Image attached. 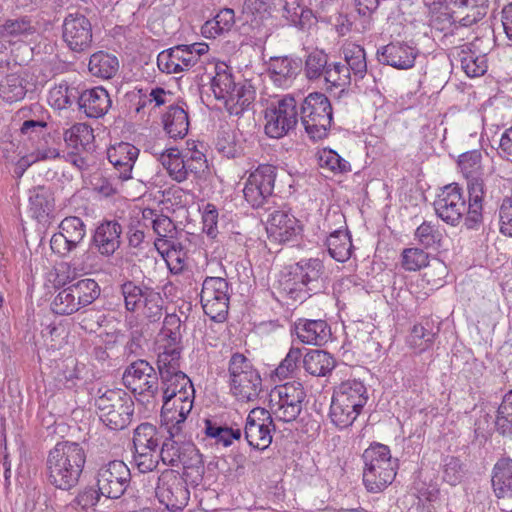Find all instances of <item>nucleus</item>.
I'll return each instance as SVG.
<instances>
[{
  "label": "nucleus",
  "mask_w": 512,
  "mask_h": 512,
  "mask_svg": "<svg viewBox=\"0 0 512 512\" xmlns=\"http://www.w3.org/2000/svg\"><path fill=\"white\" fill-rule=\"evenodd\" d=\"M81 308L92 304L100 295V287L94 279L85 278L71 285Z\"/></svg>",
  "instance_id": "09e8293b"
},
{
  "label": "nucleus",
  "mask_w": 512,
  "mask_h": 512,
  "mask_svg": "<svg viewBox=\"0 0 512 512\" xmlns=\"http://www.w3.org/2000/svg\"><path fill=\"white\" fill-rule=\"evenodd\" d=\"M208 50L209 46L204 42L176 45L159 53L157 65L161 72L178 74L194 67Z\"/></svg>",
  "instance_id": "1a4fd4ad"
},
{
  "label": "nucleus",
  "mask_w": 512,
  "mask_h": 512,
  "mask_svg": "<svg viewBox=\"0 0 512 512\" xmlns=\"http://www.w3.org/2000/svg\"><path fill=\"white\" fill-rule=\"evenodd\" d=\"M436 333L432 331L430 323L415 324L407 337V345L417 352L429 349L435 340Z\"/></svg>",
  "instance_id": "79ce46f5"
},
{
  "label": "nucleus",
  "mask_w": 512,
  "mask_h": 512,
  "mask_svg": "<svg viewBox=\"0 0 512 512\" xmlns=\"http://www.w3.org/2000/svg\"><path fill=\"white\" fill-rule=\"evenodd\" d=\"M306 393L301 383L290 382L276 386L270 392V413L283 422L294 421L302 411Z\"/></svg>",
  "instance_id": "6e6552de"
},
{
  "label": "nucleus",
  "mask_w": 512,
  "mask_h": 512,
  "mask_svg": "<svg viewBox=\"0 0 512 512\" xmlns=\"http://www.w3.org/2000/svg\"><path fill=\"white\" fill-rule=\"evenodd\" d=\"M139 149L127 142L112 145L107 150V158L117 172V177L126 181L132 178V170L138 158Z\"/></svg>",
  "instance_id": "393cba45"
},
{
  "label": "nucleus",
  "mask_w": 512,
  "mask_h": 512,
  "mask_svg": "<svg viewBox=\"0 0 512 512\" xmlns=\"http://www.w3.org/2000/svg\"><path fill=\"white\" fill-rule=\"evenodd\" d=\"M111 99L106 89L94 87L79 92V108L90 118L104 116L111 107Z\"/></svg>",
  "instance_id": "cd10ccee"
},
{
  "label": "nucleus",
  "mask_w": 512,
  "mask_h": 512,
  "mask_svg": "<svg viewBox=\"0 0 512 512\" xmlns=\"http://www.w3.org/2000/svg\"><path fill=\"white\" fill-rule=\"evenodd\" d=\"M79 91L75 87H70L67 83H60L52 87L49 91L48 102L55 109H65L78 101Z\"/></svg>",
  "instance_id": "49530a36"
},
{
  "label": "nucleus",
  "mask_w": 512,
  "mask_h": 512,
  "mask_svg": "<svg viewBox=\"0 0 512 512\" xmlns=\"http://www.w3.org/2000/svg\"><path fill=\"white\" fill-rule=\"evenodd\" d=\"M492 487L496 497L503 500L499 507L504 512H512V459L502 458L493 468Z\"/></svg>",
  "instance_id": "5701e85b"
},
{
  "label": "nucleus",
  "mask_w": 512,
  "mask_h": 512,
  "mask_svg": "<svg viewBox=\"0 0 512 512\" xmlns=\"http://www.w3.org/2000/svg\"><path fill=\"white\" fill-rule=\"evenodd\" d=\"M130 479V470L120 460L109 461L97 471V488L102 496L117 499L125 492Z\"/></svg>",
  "instance_id": "2eb2a0df"
},
{
  "label": "nucleus",
  "mask_w": 512,
  "mask_h": 512,
  "mask_svg": "<svg viewBox=\"0 0 512 512\" xmlns=\"http://www.w3.org/2000/svg\"><path fill=\"white\" fill-rule=\"evenodd\" d=\"M159 460H161L160 450L146 449L141 451L134 449L133 461L141 473L153 471L157 467Z\"/></svg>",
  "instance_id": "e2e57ef3"
},
{
  "label": "nucleus",
  "mask_w": 512,
  "mask_h": 512,
  "mask_svg": "<svg viewBox=\"0 0 512 512\" xmlns=\"http://www.w3.org/2000/svg\"><path fill=\"white\" fill-rule=\"evenodd\" d=\"M318 163L321 168L327 169L335 174L351 171L350 163L342 158L336 151L328 148L319 151Z\"/></svg>",
  "instance_id": "5fc2aeb1"
},
{
  "label": "nucleus",
  "mask_w": 512,
  "mask_h": 512,
  "mask_svg": "<svg viewBox=\"0 0 512 512\" xmlns=\"http://www.w3.org/2000/svg\"><path fill=\"white\" fill-rule=\"evenodd\" d=\"M306 372L313 376H325L335 366L334 358L323 350H311L303 359Z\"/></svg>",
  "instance_id": "4c0bfd02"
},
{
  "label": "nucleus",
  "mask_w": 512,
  "mask_h": 512,
  "mask_svg": "<svg viewBox=\"0 0 512 512\" xmlns=\"http://www.w3.org/2000/svg\"><path fill=\"white\" fill-rule=\"evenodd\" d=\"M122 227L115 220L100 223L94 233L93 243L102 256H111L120 247Z\"/></svg>",
  "instance_id": "bb28decb"
},
{
  "label": "nucleus",
  "mask_w": 512,
  "mask_h": 512,
  "mask_svg": "<svg viewBox=\"0 0 512 512\" xmlns=\"http://www.w3.org/2000/svg\"><path fill=\"white\" fill-rule=\"evenodd\" d=\"M455 12L448 6L443 9L433 11L429 18V27L435 32H453L458 29Z\"/></svg>",
  "instance_id": "4d7b16f0"
},
{
  "label": "nucleus",
  "mask_w": 512,
  "mask_h": 512,
  "mask_svg": "<svg viewBox=\"0 0 512 512\" xmlns=\"http://www.w3.org/2000/svg\"><path fill=\"white\" fill-rule=\"evenodd\" d=\"M58 228L59 231L51 237L50 247L55 254L67 257L82 244L86 226L79 217L70 216L64 218Z\"/></svg>",
  "instance_id": "dca6fc26"
},
{
  "label": "nucleus",
  "mask_w": 512,
  "mask_h": 512,
  "mask_svg": "<svg viewBox=\"0 0 512 512\" xmlns=\"http://www.w3.org/2000/svg\"><path fill=\"white\" fill-rule=\"evenodd\" d=\"M499 231L506 237H512V197H504L498 207Z\"/></svg>",
  "instance_id": "774afa93"
},
{
  "label": "nucleus",
  "mask_w": 512,
  "mask_h": 512,
  "mask_svg": "<svg viewBox=\"0 0 512 512\" xmlns=\"http://www.w3.org/2000/svg\"><path fill=\"white\" fill-rule=\"evenodd\" d=\"M86 463L84 448L76 442H58L48 453L47 478L51 485L64 491L74 488Z\"/></svg>",
  "instance_id": "f257e3e1"
},
{
  "label": "nucleus",
  "mask_w": 512,
  "mask_h": 512,
  "mask_svg": "<svg viewBox=\"0 0 512 512\" xmlns=\"http://www.w3.org/2000/svg\"><path fill=\"white\" fill-rule=\"evenodd\" d=\"M276 167L269 164L259 165L252 171L243 188L245 200L253 207L260 208L268 201L274 191Z\"/></svg>",
  "instance_id": "ddd939ff"
},
{
  "label": "nucleus",
  "mask_w": 512,
  "mask_h": 512,
  "mask_svg": "<svg viewBox=\"0 0 512 512\" xmlns=\"http://www.w3.org/2000/svg\"><path fill=\"white\" fill-rule=\"evenodd\" d=\"M496 427L502 434L512 431V390L505 394L498 408Z\"/></svg>",
  "instance_id": "0e129e2a"
},
{
  "label": "nucleus",
  "mask_w": 512,
  "mask_h": 512,
  "mask_svg": "<svg viewBox=\"0 0 512 512\" xmlns=\"http://www.w3.org/2000/svg\"><path fill=\"white\" fill-rule=\"evenodd\" d=\"M159 160L166 169L168 175L177 182H183L190 173H197L199 167L190 160H186L178 149L170 148L160 154Z\"/></svg>",
  "instance_id": "c756f323"
},
{
  "label": "nucleus",
  "mask_w": 512,
  "mask_h": 512,
  "mask_svg": "<svg viewBox=\"0 0 512 512\" xmlns=\"http://www.w3.org/2000/svg\"><path fill=\"white\" fill-rule=\"evenodd\" d=\"M346 66L350 69L355 80L362 79L367 72L364 49L356 43H347L343 47Z\"/></svg>",
  "instance_id": "58836bf2"
},
{
  "label": "nucleus",
  "mask_w": 512,
  "mask_h": 512,
  "mask_svg": "<svg viewBox=\"0 0 512 512\" xmlns=\"http://www.w3.org/2000/svg\"><path fill=\"white\" fill-rule=\"evenodd\" d=\"M442 238L441 229L432 222H423L415 231V239L425 248H438Z\"/></svg>",
  "instance_id": "6e6d98bb"
},
{
  "label": "nucleus",
  "mask_w": 512,
  "mask_h": 512,
  "mask_svg": "<svg viewBox=\"0 0 512 512\" xmlns=\"http://www.w3.org/2000/svg\"><path fill=\"white\" fill-rule=\"evenodd\" d=\"M294 329L298 339L308 345L320 346L326 343L331 336L329 325L321 319H298Z\"/></svg>",
  "instance_id": "c85d7f7f"
},
{
  "label": "nucleus",
  "mask_w": 512,
  "mask_h": 512,
  "mask_svg": "<svg viewBox=\"0 0 512 512\" xmlns=\"http://www.w3.org/2000/svg\"><path fill=\"white\" fill-rule=\"evenodd\" d=\"M234 23V10L224 8L220 10L213 19L207 20L201 26L200 32H230Z\"/></svg>",
  "instance_id": "13d9d810"
},
{
  "label": "nucleus",
  "mask_w": 512,
  "mask_h": 512,
  "mask_svg": "<svg viewBox=\"0 0 512 512\" xmlns=\"http://www.w3.org/2000/svg\"><path fill=\"white\" fill-rule=\"evenodd\" d=\"M265 133L270 138H281L292 130L298 121L297 102L286 95L272 102L265 111Z\"/></svg>",
  "instance_id": "9d476101"
},
{
  "label": "nucleus",
  "mask_w": 512,
  "mask_h": 512,
  "mask_svg": "<svg viewBox=\"0 0 512 512\" xmlns=\"http://www.w3.org/2000/svg\"><path fill=\"white\" fill-rule=\"evenodd\" d=\"M292 268L296 279L302 281L310 292V297L325 289L324 265L320 259H302Z\"/></svg>",
  "instance_id": "a878e982"
},
{
  "label": "nucleus",
  "mask_w": 512,
  "mask_h": 512,
  "mask_svg": "<svg viewBox=\"0 0 512 512\" xmlns=\"http://www.w3.org/2000/svg\"><path fill=\"white\" fill-rule=\"evenodd\" d=\"M324 80L331 88L343 90L351 83L350 69L339 62L328 64L325 69Z\"/></svg>",
  "instance_id": "603ef678"
},
{
  "label": "nucleus",
  "mask_w": 512,
  "mask_h": 512,
  "mask_svg": "<svg viewBox=\"0 0 512 512\" xmlns=\"http://www.w3.org/2000/svg\"><path fill=\"white\" fill-rule=\"evenodd\" d=\"M169 381L166 379H161L162 382V390H163V399L172 398L178 396L183 391L190 390L191 397H194L195 390L193 384L189 377L185 373H178L173 375L172 377H168Z\"/></svg>",
  "instance_id": "8fccbe9b"
},
{
  "label": "nucleus",
  "mask_w": 512,
  "mask_h": 512,
  "mask_svg": "<svg viewBox=\"0 0 512 512\" xmlns=\"http://www.w3.org/2000/svg\"><path fill=\"white\" fill-rule=\"evenodd\" d=\"M160 437L157 428L150 423H141L134 430V449L144 451L146 449L160 450Z\"/></svg>",
  "instance_id": "c03bdc74"
},
{
  "label": "nucleus",
  "mask_w": 512,
  "mask_h": 512,
  "mask_svg": "<svg viewBox=\"0 0 512 512\" xmlns=\"http://www.w3.org/2000/svg\"><path fill=\"white\" fill-rule=\"evenodd\" d=\"M238 84L235 83L232 74L227 69H217L211 80V89L217 100L224 102Z\"/></svg>",
  "instance_id": "3c124183"
},
{
  "label": "nucleus",
  "mask_w": 512,
  "mask_h": 512,
  "mask_svg": "<svg viewBox=\"0 0 512 512\" xmlns=\"http://www.w3.org/2000/svg\"><path fill=\"white\" fill-rule=\"evenodd\" d=\"M160 458L167 466H182L183 469L197 466L201 463L200 455L191 442L182 441V434L178 437L165 439L160 448Z\"/></svg>",
  "instance_id": "aec40b11"
},
{
  "label": "nucleus",
  "mask_w": 512,
  "mask_h": 512,
  "mask_svg": "<svg viewBox=\"0 0 512 512\" xmlns=\"http://www.w3.org/2000/svg\"><path fill=\"white\" fill-rule=\"evenodd\" d=\"M26 93V78L19 73L9 74L0 81V98L7 103L21 101Z\"/></svg>",
  "instance_id": "c9c22d12"
},
{
  "label": "nucleus",
  "mask_w": 512,
  "mask_h": 512,
  "mask_svg": "<svg viewBox=\"0 0 512 512\" xmlns=\"http://www.w3.org/2000/svg\"><path fill=\"white\" fill-rule=\"evenodd\" d=\"M266 231L270 239L284 243L297 237L302 227L298 219L290 212L285 210H276L270 214Z\"/></svg>",
  "instance_id": "4be33fe9"
},
{
  "label": "nucleus",
  "mask_w": 512,
  "mask_h": 512,
  "mask_svg": "<svg viewBox=\"0 0 512 512\" xmlns=\"http://www.w3.org/2000/svg\"><path fill=\"white\" fill-rule=\"evenodd\" d=\"M54 209V198L51 192L38 187L30 192L29 213L38 222H45Z\"/></svg>",
  "instance_id": "72a5a7b5"
},
{
  "label": "nucleus",
  "mask_w": 512,
  "mask_h": 512,
  "mask_svg": "<svg viewBox=\"0 0 512 512\" xmlns=\"http://www.w3.org/2000/svg\"><path fill=\"white\" fill-rule=\"evenodd\" d=\"M255 100V90L250 83L238 84L223 102L231 115H241L248 110Z\"/></svg>",
  "instance_id": "473e14b6"
},
{
  "label": "nucleus",
  "mask_w": 512,
  "mask_h": 512,
  "mask_svg": "<svg viewBox=\"0 0 512 512\" xmlns=\"http://www.w3.org/2000/svg\"><path fill=\"white\" fill-rule=\"evenodd\" d=\"M377 54L382 63L407 70L414 66L418 50L406 42H391L378 49Z\"/></svg>",
  "instance_id": "b1692460"
},
{
  "label": "nucleus",
  "mask_w": 512,
  "mask_h": 512,
  "mask_svg": "<svg viewBox=\"0 0 512 512\" xmlns=\"http://www.w3.org/2000/svg\"><path fill=\"white\" fill-rule=\"evenodd\" d=\"M484 38L485 35L475 37L471 43L464 45L461 50V67L468 77H479L487 71L486 53L489 47L481 48ZM486 40L490 43L491 41L496 42L498 39L496 34H492V37H486Z\"/></svg>",
  "instance_id": "412c9836"
},
{
  "label": "nucleus",
  "mask_w": 512,
  "mask_h": 512,
  "mask_svg": "<svg viewBox=\"0 0 512 512\" xmlns=\"http://www.w3.org/2000/svg\"><path fill=\"white\" fill-rule=\"evenodd\" d=\"M118 70L119 61L114 55L99 51L90 57L89 71L96 77L110 79L116 75Z\"/></svg>",
  "instance_id": "e433bc0d"
},
{
  "label": "nucleus",
  "mask_w": 512,
  "mask_h": 512,
  "mask_svg": "<svg viewBox=\"0 0 512 512\" xmlns=\"http://www.w3.org/2000/svg\"><path fill=\"white\" fill-rule=\"evenodd\" d=\"M165 132L170 138L182 139L189 129V117L187 106L184 102L171 104L162 116Z\"/></svg>",
  "instance_id": "7c9ffc66"
},
{
  "label": "nucleus",
  "mask_w": 512,
  "mask_h": 512,
  "mask_svg": "<svg viewBox=\"0 0 512 512\" xmlns=\"http://www.w3.org/2000/svg\"><path fill=\"white\" fill-rule=\"evenodd\" d=\"M363 483L372 493H379L395 479L398 460L393 459L388 446L380 443L370 445L363 453Z\"/></svg>",
  "instance_id": "20e7f679"
},
{
  "label": "nucleus",
  "mask_w": 512,
  "mask_h": 512,
  "mask_svg": "<svg viewBox=\"0 0 512 512\" xmlns=\"http://www.w3.org/2000/svg\"><path fill=\"white\" fill-rule=\"evenodd\" d=\"M94 404L100 420L111 430L125 429L132 421L133 400L121 389L99 388Z\"/></svg>",
  "instance_id": "39448f33"
},
{
  "label": "nucleus",
  "mask_w": 512,
  "mask_h": 512,
  "mask_svg": "<svg viewBox=\"0 0 512 512\" xmlns=\"http://www.w3.org/2000/svg\"><path fill=\"white\" fill-rule=\"evenodd\" d=\"M434 209L437 216L444 222L452 226L457 225L465 212L466 217L468 216V207L462 188L456 183L446 185L437 195Z\"/></svg>",
  "instance_id": "f3484780"
},
{
  "label": "nucleus",
  "mask_w": 512,
  "mask_h": 512,
  "mask_svg": "<svg viewBox=\"0 0 512 512\" xmlns=\"http://www.w3.org/2000/svg\"><path fill=\"white\" fill-rule=\"evenodd\" d=\"M162 311L163 299L160 293L149 287L140 300L139 310L136 312L150 322H156L162 317Z\"/></svg>",
  "instance_id": "37998d69"
},
{
  "label": "nucleus",
  "mask_w": 512,
  "mask_h": 512,
  "mask_svg": "<svg viewBox=\"0 0 512 512\" xmlns=\"http://www.w3.org/2000/svg\"><path fill=\"white\" fill-rule=\"evenodd\" d=\"M326 245L329 255L338 262H345L351 257L352 241L347 230L338 229L332 232L326 240Z\"/></svg>",
  "instance_id": "f704fd0d"
},
{
  "label": "nucleus",
  "mask_w": 512,
  "mask_h": 512,
  "mask_svg": "<svg viewBox=\"0 0 512 512\" xmlns=\"http://www.w3.org/2000/svg\"><path fill=\"white\" fill-rule=\"evenodd\" d=\"M429 264V255L419 248H407L402 252V266L407 271H417Z\"/></svg>",
  "instance_id": "680f3d73"
},
{
  "label": "nucleus",
  "mask_w": 512,
  "mask_h": 512,
  "mask_svg": "<svg viewBox=\"0 0 512 512\" xmlns=\"http://www.w3.org/2000/svg\"><path fill=\"white\" fill-rule=\"evenodd\" d=\"M64 140L76 150H88L94 141L93 129L85 123H76L65 131Z\"/></svg>",
  "instance_id": "a19ab883"
},
{
  "label": "nucleus",
  "mask_w": 512,
  "mask_h": 512,
  "mask_svg": "<svg viewBox=\"0 0 512 512\" xmlns=\"http://www.w3.org/2000/svg\"><path fill=\"white\" fill-rule=\"evenodd\" d=\"M294 269L281 276L279 280V286L283 293H285L290 299L294 301L303 302L310 297V292L305 285H302V281L296 279Z\"/></svg>",
  "instance_id": "de8ad7c7"
},
{
  "label": "nucleus",
  "mask_w": 512,
  "mask_h": 512,
  "mask_svg": "<svg viewBox=\"0 0 512 512\" xmlns=\"http://www.w3.org/2000/svg\"><path fill=\"white\" fill-rule=\"evenodd\" d=\"M156 497L168 510L183 509L190 498L187 483L183 477L172 469H166L158 478Z\"/></svg>",
  "instance_id": "f8f14e48"
},
{
  "label": "nucleus",
  "mask_w": 512,
  "mask_h": 512,
  "mask_svg": "<svg viewBox=\"0 0 512 512\" xmlns=\"http://www.w3.org/2000/svg\"><path fill=\"white\" fill-rule=\"evenodd\" d=\"M302 357L300 348L291 347L285 358L275 369V375L279 380L291 377L298 368V363Z\"/></svg>",
  "instance_id": "69168bd1"
},
{
  "label": "nucleus",
  "mask_w": 512,
  "mask_h": 512,
  "mask_svg": "<svg viewBox=\"0 0 512 512\" xmlns=\"http://www.w3.org/2000/svg\"><path fill=\"white\" fill-rule=\"evenodd\" d=\"M270 77L275 85L289 87L300 71V63L289 57H274L269 64Z\"/></svg>",
  "instance_id": "2f4dec72"
},
{
  "label": "nucleus",
  "mask_w": 512,
  "mask_h": 512,
  "mask_svg": "<svg viewBox=\"0 0 512 512\" xmlns=\"http://www.w3.org/2000/svg\"><path fill=\"white\" fill-rule=\"evenodd\" d=\"M206 434L211 438H215L217 443H221L224 447L232 444V441L239 439L241 436L240 429H232L228 427L217 426L210 420L206 421Z\"/></svg>",
  "instance_id": "338daca9"
},
{
  "label": "nucleus",
  "mask_w": 512,
  "mask_h": 512,
  "mask_svg": "<svg viewBox=\"0 0 512 512\" xmlns=\"http://www.w3.org/2000/svg\"><path fill=\"white\" fill-rule=\"evenodd\" d=\"M60 153L56 148L46 147L41 142L38 143L34 151L23 155L17 162L15 173L21 177L24 172L34 163L38 161L55 159Z\"/></svg>",
  "instance_id": "a18cd8bd"
},
{
  "label": "nucleus",
  "mask_w": 512,
  "mask_h": 512,
  "mask_svg": "<svg viewBox=\"0 0 512 512\" xmlns=\"http://www.w3.org/2000/svg\"><path fill=\"white\" fill-rule=\"evenodd\" d=\"M301 122L313 140L322 139L332 122V107L327 96L320 92L310 93L301 106Z\"/></svg>",
  "instance_id": "0eeeda50"
},
{
  "label": "nucleus",
  "mask_w": 512,
  "mask_h": 512,
  "mask_svg": "<svg viewBox=\"0 0 512 512\" xmlns=\"http://www.w3.org/2000/svg\"><path fill=\"white\" fill-rule=\"evenodd\" d=\"M230 391L240 402H251L262 390V379L251 362L242 354L235 353L229 361Z\"/></svg>",
  "instance_id": "423d86ee"
},
{
  "label": "nucleus",
  "mask_w": 512,
  "mask_h": 512,
  "mask_svg": "<svg viewBox=\"0 0 512 512\" xmlns=\"http://www.w3.org/2000/svg\"><path fill=\"white\" fill-rule=\"evenodd\" d=\"M482 155L478 150L465 152L459 156L458 166L467 179L469 193L468 216L465 226L476 229L483 221V198L485 185L482 178Z\"/></svg>",
  "instance_id": "7ed1b4c3"
},
{
  "label": "nucleus",
  "mask_w": 512,
  "mask_h": 512,
  "mask_svg": "<svg viewBox=\"0 0 512 512\" xmlns=\"http://www.w3.org/2000/svg\"><path fill=\"white\" fill-rule=\"evenodd\" d=\"M274 429L272 414L264 408L256 407L247 416L245 438L251 447L264 450L272 442Z\"/></svg>",
  "instance_id": "6ab92c4d"
},
{
  "label": "nucleus",
  "mask_w": 512,
  "mask_h": 512,
  "mask_svg": "<svg viewBox=\"0 0 512 512\" xmlns=\"http://www.w3.org/2000/svg\"><path fill=\"white\" fill-rule=\"evenodd\" d=\"M148 288L137 285L132 281H127L121 285V294L127 311L139 310L140 300Z\"/></svg>",
  "instance_id": "052dcab7"
},
{
  "label": "nucleus",
  "mask_w": 512,
  "mask_h": 512,
  "mask_svg": "<svg viewBox=\"0 0 512 512\" xmlns=\"http://www.w3.org/2000/svg\"><path fill=\"white\" fill-rule=\"evenodd\" d=\"M328 66V56L321 50L311 52L305 61V74L309 80L324 76Z\"/></svg>",
  "instance_id": "bf43d9fd"
},
{
  "label": "nucleus",
  "mask_w": 512,
  "mask_h": 512,
  "mask_svg": "<svg viewBox=\"0 0 512 512\" xmlns=\"http://www.w3.org/2000/svg\"><path fill=\"white\" fill-rule=\"evenodd\" d=\"M124 385L134 394L146 401L154 398L158 392V376L155 369L146 360L131 363L123 373Z\"/></svg>",
  "instance_id": "4468645a"
},
{
  "label": "nucleus",
  "mask_w": 512,
  "mask_h": 512,
  "mask_svg": "<svg viewBox=\"0 0 512 512\" xmlns=\"http://www.w3.org/2000/svg\"><path fill=\"white\" fill-rule=\"evenodd\" d=\"M51 306L52 311L58 315H71L81 309L75 294L71 291V285L58 292Z\"/></svg>",
  "instance_id": "864d4df0"
},
{
  "label": "nucleus",
  "mask_w": 512,
  "mask_h": 512,
  "mask_svg": "<svg viewBox=\"0 0 512 512\" xmlns=\"http://www.w3.org/2000/svg\"><path fill=\"white\" fill-rule=\"evenodd\" d=\"M157 366L161 379L166 381H169L168 377L183 373L180 370V348L164 346L163 351L158 354Z\"/></svg>",
  "instance_id": "ea45409f"
},
{
  "label": "nucleus",
  "mask_w": 512,
  "mask_h": 512,
  "mask_svg": "<svg viewBox=\"0 0 512 512\" xmlns=\"http://www.w3.org/2000/svg\"><path fill=\"white\" fill-rule=\"evenodd\" d=\"M229 284L222 277H206L202 283L200 300L207 316L217 322L226 319L229 309Z\"/></svg>",
  "instance_id": "9b49d317"
},
{
  "label": "nucleus",
  "mask_w": 512,
  "mask_h": 512,
  "mask_svg": "<svg viewBox=\"0 0 512 512\" xmlns=\"http://www.w3.org/2000/svg\"><path fill=\"white\" fill-rule=\"evenodd\" d=\"M368 401L364 383L357 379L342 381L334 388L329 417L339 429L350 427L361 414Z\"/></svg>",
  "instance_id": "f03ea898"
},
{
  "label": "nucleus",
  "mask_w": 512,
  "mask_h": 512,
  "mask_svg": "<svg viewBox=\"0 0 512 512\" xmlns=\"http://www.w3.org/2000/svg\"><path fill=\"white\" fill-rule=\"evenodd\" d=\"M194 403L190 390L183 391L178 396L163 399L161 422L172 437L182 434L185 420L190 414Z\"/></svg>",
  "instance_id": "a211bd4d"
}]
</instances>
